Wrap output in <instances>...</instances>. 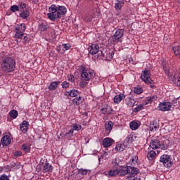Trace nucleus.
Here are the masks:
<instances>
[{"label": "nucleus", "mask_w": 180, "mask_h": 180, "mask_svg": "<svg viewBox=\"0 0 180 180\" xmlns=\"http://www.w3.org/2000/svg\"><path fill=\"white\" fill-rule=\"evenodd\" d=\"M16 63L11 57H6L1 59V70L3 72H12L15 71Z\"/></svg>", "instance_id": "nucleus-1"}, {"label": "nucleus", "mask_w": 180, "mask_h": 180, "mask_svg": "<svg viewBox=\"0 0 180 180\" xmlns=\"http://www.w3.org/2000/svg\"><path fill=\"white\" fill-rule=\"evenodd\" d=\"M49 12L47 16L50 20L52 22H56L58 19H60V13L57 11V6L52 4L49 8Z\"/></svg>", "instance_id": "nucleus-2"}, {"label": "nucleus", "mask_w": 180, "mask_h": 180, "mask_svg": "<svg viewBox=\"0 0 180 180\" xmlns=\"http://www.w3.org/2000/svg\"><path fill=\"white\" fill-rule=\"evenodd\" d=\"M15 37L22 40V37H23L26 30V25L25 23L18 24L15 26Z\"/></svg>", "instance_id": "nucleus-3"}, {"label": "nucleus", "mask_w": 180, "mask_h": 180, "mask_svg": "<svg viewBox=\"0 0 180 180\" xmlns=\"http://www.w3.org/2000/svg\"><path fill=\"white\" fill-rule=\"evenodd\" d=\"M123 36H124V30L118 29L112 37V41L115 43H119V41L122 43Z\"/></svg>", "instance_id": "nucleus-4"}, {"label": "nucleus", "mask_w": 180, "mask_h": 180, "mask_svg": "<svg viewBox=\"0 0 180 180\" xmlns=\"http://www.w3.org/2000/svg\"><path fill=\"white\" fill-rule=\"evenodd\" d=\"M151 72L148 69H145L141 74V79L144 81L146 84H153V79H151Z\"/></svg>", "instance_id": "nucleus-5"}, {"label": "nucleus", "mask_w": 180, "mask_h": 180, "mask_svg": "<svg viewBox=\"0 0 180 180\" xmlns=\"http://www.w3.org/2000/svg\"><path fill=\"white\" fill-rule=\"evenodd\" d=\"M160 161L162 162L164 167H167V168H171V167H172L171 157L168 155H162L160 158Z\"/></svg>", "instance_id": "nucleus-6"}, {"label": "nucleus", "mask_w": 180, "mask_h": 180, "mask_svg": "<svg viewBox=\"0 0 180 180\" xmlns=\"http://www.w3.org/2000/svg\"><path fill=\"white\" fill-rule=\"evenodd\" d=\"M127 167L128 169V174H129V175L131 176H127L128 179H130V178L131 177L134 178L136 175H137V174L140 172V169H139V168L134 167V165H133V164H131V166H129V164H127Z\"/></svg>", "instance_id": "nucleus-7"}, {"label": "nucleus", "mask_w": 180, "mask_h": 180, "mask_svg": "<svg viewBox=\"0 0 180 180\" xmlns=\"http://www.w3.org/2000/svg\"><path fill=\"white\" fill-rule=\"evenodd\" d=\"M94 77V72L89 70L83 69L82 71V77L84 81H89Z\"/></svg>", "instance_id": "nucleus-8"}, {"label": "nucleus", "mask_w": 180, "mask_h": 180, "mask_svg": "<svg viewBox=\"0 0 180 180\" xmlns=\"http://www.w3.org/2000/svg\"><path fill=\"white\" fill-rule=\"evenodd\" d=\"M88 51L89 54H91L92 56L98 54V53H99V45L96 44H91L88 47Z\"/></svg>", "instance_id": "nucleus-9"}, {"label": "nucleus", "mask_w": 180, "mask_h": 180, "mask_svg": "<svg viewBox=\"0 0 180 180\" xmlns=\"http://www.w3.org/2000/svg\"><path fill=\"white\" fill-rule=\"evenodd\" d=\"M172 106V105L170 102L160 103L159 105V109L162 112H167V110H171Z\"/></svg>", "instance_id": "nucleus-10"}, {"label": "nucleus", "mask_w": 180, "mask_h": 180, "mask_svg": "<svg viewBox=\"0 0 180 180\" xmlns=\"http://www.w3.org/2000/svg\"><path fill=\"white\" fill-rule=\"evenodd\" d=\"M12 140L11 139V136L8 135H5L1 138V143L3 146H8L11 144Z\"/></svg>", "instance_id": "nucleus-11"}, {"label": "nucleus", "mask_w": 180, "mask_h": 180, "mask_svg": "<svg viewBox=\"0 0 180 180\" xmlns=\"http://www.w3.org/2000/svg\"><path fill=\"white\" fill-rule=\"evenodd\" d=\"M113 143H115L113 139L110 138H105L103 140V147H105V148L110 147Z\"/></svg>", "instance_id": "nucleus-12"}, {"label": "nucleus", "mask_w": 180, "mask_h": 180, "mask_svg": "<svg viewBox=\"0 0 180 180\" xmlns=\"http://www.w3.org/2000/svg\"><path fill=\"white\" fill-rule=\"evenodd\" d=\"M150 147L152 150H158V148H160V140H152L150 143Z\"/></svg>", "instance_id": "nucleus-13"}, {"label": "nucleus", "mask_w": 180, "mask_h": 180, "mask_svg": "<svg viewBox=\"0 0 180 180\" xmlns=\"http://www.w3.org/2000/svg\"><path fill=\"white\" fill-rule=\"evenodd\" d=\"M117 175H119V176H124L125 175H127V174H129L127 166L120 169H117Z\"/></svg>", "instance_id": "nucleus-14"}, {"label": "nucleus", "mask_w": 180, "mask_h": 180, "mask_svg": "<svg viewBox=\"0 0 180 180\" xmlns=\"http://www.w3.org/2000/svg\"><path fill=\"white\" fill-rule=\"evenodd\" d=\"M58 13H60V19H61L62 15H65L67 13V8L64 6H57Z\"/></svg>", "instance_id": "nucleus-15"}, {"label": "nucleus", "mask_w": 180, "mask_h": 180, "mask_svg": "<svg viewBox=\"0 0 180 180\" xmlns=\"http://www.w3.org/2000/svg\"><path fill=\"white\" fill-rule=\"evenodd\" d=\"M60 84H61V82L60 81H56V82H51L49 84L48 88L49 91H56V89L58 88V85H60Z\"/></svg>", "instance_id": "nucleus-16"}, {"label": "nucleus", "mask_w": 180, "mask_h": 180, "mask_svg": "<svg viewBox=\"0 0 180 180\" xmlns=\"http://www.w3.org/2000/svg\"><path fill=\"white\" fill-rule=\"evenodd\" d=\"M20 129L22 133H26L29 129V122L27 121H23L20 125Z\"/></svg>", "instance_id": "nucleus-17"}, {"label": "nucleus", "mask_w": 180, "mask_h": 180, "mask_svg": "<svg viewBox=\"0 0 180 180\" xmlns=\"http://www.w3.org/2000/svg\"><path fill=\"white\" fill-rule=\"evenodd\" d=\"M168 143H169V141L167 139L165 141H160V148H161V150H167L169 147Z\"/></svg>", "instance_id": "nucleus-18"}, {"label": "nucleus", "mask_w": 180, "mask_h": 180, "mask_svg": "<svg viewBox=\"0 0 180 180\" xmlns=\"http://www.w3.org/2000/svg\"><path fill=\"white\" fill-rule=\"evenodd\" d=\"M42 171L43 172H53V166L50 163H45Z\"/></svg>", "instance_id": "nucleus-19"}, {"label": "nucleus", "mask_w": 180, "mask_h": 180, "mask_svg": "<svg viewBox=\"0 0 180 180\" xmlns=\"http://www.w3.org/2000/svg\"><path fill=\"white\" fill-rule=\"evenodd\" d=\"M103 115H110L112 114V108L109 105H106L101 109Z\"/></svg>", "instance_id": "nucleus-20"}, {"label": "nucleus", "mask_w": 180, "mask_h": 180, "mask_svg": "<svg viewBox=\"0 0 180 180\" xmlns=\"http://www.w3.org/2000/svg\"><path fill=\"white\" fill-rule=\"evenodd\" d=\"M123 99H124V94H120V95H117L114 97V103H120Z\"/></svg>", "instance_id": "nucleus-21"}, {"label": "nucleus", "mask_w": 180, "mask_h": 180, "mask_svg": "<svg viewBox=\"0 0 180 180\" xmlns=\"http://www.w3.org/2000/svg\"><path fill=\"white\" fill-rule=\"evenodd\" d=\"M157 99H158V97H157V96H153L146 98V100L144 101V103L145 105H148L150 103H153V102H155Z\"/></svg>", "instance_id": "nucleus-22"}, {"label": "nucleus", "mask_w": 180, "mask_h": 180, "mask_svg": "<svg viewBox=\"0 0 180 180\" xmlns=\"http://www.w3.org/2000/svg\"><path fill=\"white\" fill-rule=\"evenodd\" d=\"M134 139H136V136L134 135L129 134L126 138L124 143L126 144H131V143H133V141H134Z\"/></svg>", "instance_id": "nucleus-23"}, {"label": "nucleus", "mask_w": 180, "mask_h": 180, "mask_svg": "<svg viewBox=\"0 0 180 180\" xmlns=\"http://www.w3.org/2000/svg\"><path fill=\"white\" fill-rule=\"evenodd\" d=\"M72 102L74 105L79 106V105H81L84 102V98L81 96L76 97L73 99Z\"/></svg>", "instance_id": "nucleus-24"}, {"label": "nucleus", "mask_w": 180, "mask_h": 180, "mask_svg": "<svg viewBox=\"0 0 180 180\" xmlns=\"http://www.w3.org/2000/svg\"><path fill=\"white\" fill-rule=\"evenodd\" d=\"M126 103L129 108H133L134 103H136V101H134V98L129 97L126 98Z\"/></svg>", "instance_id": "nucleus-25"}, {"label": "nucleus", "mask_w": 180, "mask_h": 180, "mask_svg": "<svg viewBox=\"0 0 180 180\" xmlns=\"http://www.w3.org/2000/svg\"><path fill=\"white\" fill-rule=\"evenodd\" d=\"M30 15V13L29 12V10H23L20 13V18H22V19H27Z\"/></svg>", "instance_id": "nucleus-26"}, {"label": "nucleus", "mask_w": 180, "mask_h": 180, "mask_svg": "<svg viewBox=\"0 0 180 180\" xmlns=\"http://www.w3.org/2000/svg\"><path fill=\"white\" fill-rule=\"evenodd\" d=\"M68 96H70L71 98H75V96H78V94H79V91L76 89H71L68 92Z\"/></svg>", "instance_id": "nucleus-27"}, {"label": "nucleus", "mask_w": 180, "mask_h": 180, "mask_svg": "<svg viewBox=\"0 0 180 180\" xmlns=\"http://www.w3.org/2000/svg\"><path fill=\"white\" fill-rule=\"evenodd\" d=\"M38 29L40 30V32H46V30L49 29V25H47L46 22H41L39 24Z\"/></svg>", "instance_id": "nucleus-28"}, {"label": "nucleus", "mask_w": 180, "mask_h": 180, "mask_svg": "<svg viewBox=\"0 0 180 180\" xmlns=\"http://www.w3.org/2000/svg\"><path fill=\"white\" fill-rule=\"evenodd\" d=\"M123 5H124V1H123V0H117L115 8L117 10H120L122 9V6H123Z\"/></svg>", "instance_id": "nucleus-29"}, {"label": "nucleus", "mask_w": 180, "mask_h": 180, "mask_svg": "<svg viewBox=\"0 0 180 180\" xmlns=\"http://www.w3.org/2000/svg\"><path fill=\"white\" fill-rule=\"evenodd\" d=\"M105 128L108 131H112V129H113V122L112 121L106 122L105 124Z\"/></svg>", "instance_id": "nucleus-30"}, {"label": "nucleus", "mask_w": 180, "mask_h": 180, "mask_svg": "<svg viewBox=\"0 0 180 180\" xmlns=\"http://www.w3.org/2000/svg\"><path fill=\"white\" fill-rule=\"evenodd\" d=\"M174 77L176 85H177V86H180V70H179Z\"/></svg>", "instance_id": "nucleus-31"}, {"label": "nucleus", "mask_w": 180, "mask_h": 180, "mask_svg": "<svg viewBox=\"0 0 180 180\" xmlns=\"http://www.w3.org/2000/svg\"><path fill=\"white\" fill-rule=\"evenodd\" d=\"M155 155H157V154L155 153V151L150 150L147 154V158H148V160H149V161H153V159L155 158Z\"/></svg>", "instance_id": "nucleus-32"}, {"label": "nucleus", "mask_w": 180, "mask_h": 180, "mask_svg": "<svg viewBox=\"0 0 180 180\" xmlns=\"http://www.w3.org/2000/svg\"><path fill=\"white\" fill-rule=\"evenodd\" d=\"M129 127L131 130H137V129H139V123L136 121H132L129 124Z\"/></svg>", "instance_id": "nucleus-33"}, {"label": "nucleus", "mask_w": 180, "mask_h": 180, "mask_svg": "<svg viewBox=\"0 0 180 180\" xmlns=\"http://www.w3.org/2000/svg\"><path fill=\"white\" fill-rule=\"evenodd\" d=\"M115 150L117 151H124V150H126V146H124V143H118L116 147H115Z\"/></svg>", "instance_id": "nucleus-34"}, {"label": "nucleus", "mask_w": 180, "mask_h": 180, "mask_svg": "<svg viewBox=\"0 0 180 180\" xmlns=\"http://www.w3.org/2000/svg\"><path fill=\"white\" fill-rule=\"evenodd\" d=\"M150 130L151 131H157V130H158V125H157V123L152 122H150Z\"/></svg>", "instance_id": "nucleus-35"}, {"label": "nucleus", "mask_w": 180, "mask_h": 180, "mask_svg": "<svg viewBox=\"0 0 180 180\" xmlns=\"http://www.w3.org/2000/svg\"><path fill=\"white\" fill-rule=\"evenodd\" d=\"M89 172H91L90 169L82 168L78 169V174L80 175H86V174H89Z\"/></svg>", "instance_id": "nucleus-36"}, {"label": "nucleus", "mask_w": 180, "mask_h": 180, "mask_svg": "<svg viewBox=\"0 0 180 180\" xmlns=\"http://www.w3.org/2000/svg\"><path fill=\"white\" fill-rule=\"evenodd\" d=\"M18 111L16 110H13L9 112V115L11 117H13V119H16L18 117Z\"/></svg>", "instance_id": "nucleus-37"}, {"label": "nucleus", "mask_w": 180, "mask_h": 180, "mask_svg": "<svg viewBox=\"0 0 180 180\" xmlns=\"http://www.w3.org/2000/svg\"><path fill=\"white\" fill-rule=\"evenodd\" d=\"M22 150H23L25 153H30V146L27 144H22Z\"/></svg>", "instance_id": "nucleus-38"}, {"label": "nucleus", "mask_w": 180, "mask_h": 180, "mask_svg": "<svg viewBox=\"0 0 180 180\" xmlns=\"http://www.w3.org/2000/svg\"><path fill=\"white\" fill-rule=\"evenodd\" d=\"M109 176H116L117 175V169H110L108 172Z\"/></svg>", "instance_id": "nucleus-39"}, {"label": "nucleus", "mask_w": 180, "mask_h": 180, "mask_svg": "<svg viewBox=\"0 0 180 180\" xmlns=\"http://www.w3.org/2000/svg\"><path fill=\"white\" fill-rule=\"evenodd\" d=\"M10 9L11 12H19L20 8H19V6L13 5L11 6Z\"/></svg>", "instance_id": "nucleus-40"}, {"label": "nucleus", "mask_w": 180, "mask_h": 180, "mask_svg": "<svg viewBox=\"0 0 180 180\" xmlns=\"http://www.w3.org/2000/svg\"><path fill=\"white\" fill-rule=\"evenodd\" d=\"M144 108V105L143 104H139L137 105L136 108L134 109V112H140V110H142V109Z\"/></svg>", "instance_id": "nucleus-41"}, {"label": "nucleus", "mask_w": 180, "mask_h": 180, "mask_svg": "<svg viewBox=\"0 0 180 180\" xmlns=\"http://www.w3.org/2000/svg\"><path fill=\"white\" fill-rule=\"evenodd\" d=\"M61 86L63 88V89H67V88H70V83L67 81H65L61 84Z\"/></svg>", "instance_id": "nucleus-42"}, {"label": "nucleus", "mask_w": 180, "mask_h": 180, "mask_svg": "<svg viewBox=\"0 0 180 180\" xmlns=\"http://www.w3.org/2000/svg\"><path fill=\"white\" fill-rule=\"evenodd\" d=\"M74 133V129H70V131H68V132H66L65 134V136H66V137H70V138H71V137H72V136H73V134Z\"/></svg>", "instance_id": "nucleus-43"}, {"label": "nucleus", "mask_w": 180, "mask_h": 180, "mask_svg": "<svg viewBox=\"0 0 180 180\" xmlns=\"http://www.w3.org/2000/svg\"><path fill=\"white\" fill-rule=\"evenodd\" d=\"M179 50H180V46H176L173 47V51L174 52V54L176 56H178V53H179Z\"/></svg>", "instance_id": "nucleus-44"}, {"label": "nucleus", "mask_w": 180, "mask_h": 180, "mask_svg": "<svg viewBox=\"0 0 180 180\" xmlns=\"http://www.w3.org/2000/svg\"><path fill=\"white\" fill-rule=\"evenodd\" d=\"M134 92L135 94H137L138 95H140L143 92V89L141 88H134Z\"/></svg>", "instance_id": "nucleus-45"}, {"label": "nucleus", "mask_w": 180, "mask_h": 180, "mask_svg": "<svg viewBox=\"0 0 180 180\" xmlns=\"http://www.w3.org/2000/svg\"><path fill=\"white\" fill-rule=\"evenodd\" d=\"M82 127V126L77 124L73 125V129L76 130L77 131H79V130H81Z\"/></svg>", "instance_id": "nucleus-46"}, {"label": "nucleus", "mask_w": 180, "mask_h": 180, "mask_svg": "<svg viewBox=\"0 0 180 180\" xmlns=\"http://www.w3.org/2000/svg\"><path fill=\"white\" fill-rule=\"evenodd\" d=\"M137 160H139V156L137 155L132 156V158H131L132 165L133 164H137Z\"/></svg>", "instance_id": "nucleus-47"}, {"label": "nucleus", "mask_w": 180, "mask_h": 180, "mask_svg": "<svg viewBox=\"0 0 180 180\" xmlns=\"http://www.w3.org/2000/svg\"><path fill=\"white\" fill-rule=\"evenodd\" d=\"M68 79L70 82H74V81H75V77L72 75H68Z\"/></svg>", "instance_id": "nucleus-48"}, {"label": "nucleus", "mask_w": 180, "mask_h": 180, "mask_svg": "<svg viewBox=\"0 0 180 180\" xmlns=\"http://www.w3.org/2000/svg\"><path fill=\"white\" fill-rule=\"evenodd\" d=\"M62 46L65 50H70L71 49V45L70 44H63Z\"/></svg>", "instance_id": "nucleus-49"}, {"label": "nucleus", "mask_w": 180, "mask_h": 180, "mask_svg": "<svg viewBox=\"0 0 180 180\" xmlns=\"http://www.w3.org/2000/svg\"><path fill=\"white\" fill-rule=\"evenodd\" d=\"M87 84H88V83H86V82H85V81H82V82H80L79 86H80L81 88H85V87L86 86Z\"/></svg>", "instance_id": "nucleus-50"}, {"label": "nucleus", "mask_w": 180, "mask_h": 180, "mask_svg": "<svg viewBox=\"0 0 180 180\" xmlns=\"http://www.w3.org/2000/svg\"><path fill=\"white\" fill-rule=\"evenodd\" d=\"M56 50L58 52L60 53L63 54L65 51L64 49H61V46H57Z\"/></svg>", "instance_id": "nucleus-51"}, {"label": "nucleus", "mask_w": 180, "mask_h": 180, "mask_svg": "<svg viewBox=\"0 0 180 180\" xmlns=\"http://www.w3.org/2000/svg\"><path fill=\"white\" fill-rule=\"evenodd\" d=\"M112 162H114V164H117V165H119V164H120V160L119 158H115L113 160Z\"/></svg>", "instance_id": "nucleus-52"}, {"label": "nucleus", "mask_w": 180, "mask_h": 180, "mask_svg": "<svg viewBox=\"0 0 180 180\" xmlns=\"http://www.w3.org/2000/svg\"><path fill=\"white\" fill-rule=\"evenodd\" d=\"M0 180H9V179L8 178V176H6V175H2L0 177Z\"/></svg>", "instance_id": "nucleus-53"}, {"label": "nucleus", "mask_w": 180, "mask_h": 180, "mask_svg": "<svg viewBox=\"0 0 180 180\" xmlns=\"http://www.w3.org/2000/svg\"><path fill=\"white\" fill-rule=\"evenodd\" d=\"M14 155H15V157H19V156L22 155V152L16 151V152H15Z\"/></svg>", "instance_id": "nucleus-54"}, {"label": "nucleus", "mask_w": 180, "mask_h": 180, "mask_svg": "<svg viewBox=\"0 0 180 180\" xmlns=\"http://www.w3.org/2000/svg\"><path fill=\"white\" fill-rule=\"evenodd\" d=\"M20 8L21 9H25V8H26V4H25V3H21V4H20Z\"/></svg>", "instance_id": "nucleus-55"}, {"label": "nucleus", "mask_w": 180, "mask_h": 180, "mask_svg": "<svg viewBox=\"0 0 180 180\" xmlns=\"http://www.w3.org/2000/svg\"><path fill=\"white\" fill-rule=\"evenodd\" d=\"M27 40H29V37H27V36L24 37L23 41H27Z\"/></svg>", "instance_id": "nucleus-56"}, {"label": "nucleus", "mask_w": 180, "mask_h": 180, "mask_svg": "<svg viewBox=\"0 0 180 180\" xmlns=\"http://www.w3.org/2000/svg\"><path fill=\"white\" fill-rule=\"evenodd\" d=\"M108 56H109V57H111V58H113V53H108Z\"/></svg>", "instance_id": "nucleus-57"}, {"label": "nucleus", "mask_w": 180, "mask_h": 180, "mask_svg": "<svg viewBox=\"0 0 180 180\" xmlns=\"http://www.w3.org/2000/svg\"><path fill=\"white\" fill-rule=\"evenodd\" d=\"M68 92H70V91L65 92V96H70L68 95Z\"/></svg>", "instance_id": "nucleus-58"}, {"label": "nucleus", "mask_w": 180, "mask_h": 180, "mask_svg": "<svg viewBox=\"0 0 180 180\" xmlns=\"http://www.w3.org/2000/svg\"><path fill=\"white\" fill-rule=\"evenodd\" d=\"M150 88H154L155 86L154 84H150Z\"/></svg>", "instance_id": "nucleus-59"}, {"label": "nucleus", "mask_w": 180, "mask_h": 180, "mask_svg": "<svg viewBox=\"0 0 180 180\" xmlns=\"http://www.w3.org/2000/svg\"><path fill=\"white\" fill-rule=\"evenodd\" d=\"M101 56L105 57V55L103 54V53L102 51L101 52Z\"/></svg>", "instance_id": "nucleus-60"}, {"label": "nucleus", "mask_w": 180, "mask_h": 180, "mask_svg": "<svg viewBox=\"0 0 180 180\" xmlns=\"http://www.w3.org/2000/svg\"><path fill=\"white\" fill-rule=\"evenodd\" d=\"M105 155H107V153H106V152H105Z\"/></svg>", "instance_id": "nucleus-61"}, {"label": "nucleus", "mask_w": 180, "mask_h": 180, "mask_svg": "<svg viewBox=\"0 0 180 180\" xmlns=\"http://www.w3.org/2000/svg\"><path fill=\"white\" fill-rule=\"evenodd\" d=\"M105 155H107V153H106V152H105Z\"/></svg>", "instance_id": "nucleus-62"}, {"label": "nucleus", "mask_w": 180, "mask_h": 180, "mask_svg": "<svg viewBox=\"0 0 180 180\" xmlns=\"http://www.w3.org/2000/svg\"><path fill=\"white\" fill-rule=\"evenodd\" d=\"M179 4H180V0H179Z\"/></svg>", "instance_id": "nucleus-63"}, {"label": "nucleus", "mask_w": 180, "mask_h": 180, "mask_svg": "<svg viewBox=\"0 0 180 180\" xmlns=\"http://www.w3.org/2000/svg\"><path fill=\"white\" fill-rule=\"evenodd\" d=\"M1 143H0V147H1Z\"/></svg>", "instance_id": "nucleus-64"}]
</instances>
